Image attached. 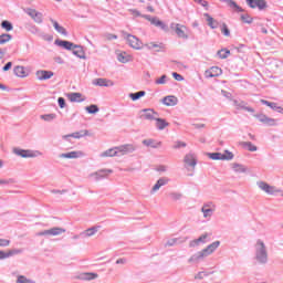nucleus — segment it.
<instances>
[{
    "label": "nucleus",
    "mask_w": 283,
    "mask_h": 283,
    "mask_svg": "<svg viewBox=\"0 0 283 283\" xmlns=\"http://www.w3.org/2000/svg\"><path fill=\"white\" fill-rule=\"evenodd\" d=\"M136 146L132 144L122 145L115 148L107 149L101 154V158H114V156H127V154H134Z\"/></svg>",
    "instance_id": "obj_1"
},
{
    "label": "nucleus",
    "mask_w": 283,
    "mask_h": 283,
    "mask_svg": "<svg viewBox=\"0 0 283 283\" xmlns=\"http://www.w3.org/2000/svg\"><path fill=\"white\" fill-rule=\"evenodd\" d=\"M254 249L256 262H259V264H268L269 251L266 250V244H264V241L258 240Z\"/></svg>",
    "instance_id": "obj_2"
},
{
    "label": "nucleus",
    "mask_w": 283,
    "mask_h": 283,
    "mask_svg": "<svg viewBox=\"0 0 283 283\" xmlns=\"http://www.w3.org/2000/svg\"><path fill=\"white\" fill-rule=\"evenodd\" d=\"M122 36L134 50H143V42L136 35H132L127 31H122Z\"/></svg>",
    "instance_id": "obj_3"
},
{
    "label": "nucleus",
    "mask_w": 283,
    "mask_h": 283,
    "mask_svg": "<svg viewBox=\"0 0 283 283\" xmlns=\"http://www.w3.org/2000/svg\"><path fill=\"white\" fill-rule=\"evenodd\" d=\"M13 154H15V156H19L20 158H36L39 156H43V153L39 150L21 148H13Z\"/></svg>",
    "instance_id": "obj_4"
},
{
    "label": "nucleus",
    "mask_w": 283,
    "mask_h": 283,
    "mask_svg": "<svg viewBox=\"0 0 283 283\" xmlns=\"http://www.w3.org/2000/svg\"><path fill=\"white\" fill-rule=\"evenodd\" d=\"M65 228L53 227L48 230H43L36 233L38 237L55 238L56 235H63Z\"/></svg>",
    "instance_id": "obj_5"
},
{
    "label": "nucleus",
    "mask_w": 283,
    "mask_h": 283,
    "mask_svg": "<svg viewBox=\"0 0 283 283\" xmlns=\"http://www.w3.org/2000/svg\"><path fill=\"white\" fill-rule=\"evenodd\" d=\"M256 186L261 191H264L269 196H275L276 193H282L283 197V191L281 189H277L275 186H271L266 184V181H258Z\"/></svg>",
    "instance_id": "obj_6"
},
{
    "label": "nucleus",
    "mask_w": 283,
    "mask_h": 283,
    "mask_svg": "<svg viewBox=\"0 0 283 283\" xmlns=\"http://www.w3.org/2000/svg\"><path fill=\"white\" fill-rule=\"evenodd\" d=\"M146 21H149L151 25H155V28H159V30H163L164 32H169V27L159 20L157 17L151 18V15H143Z\"/></svg>",
    "instance_id": "obj_7"
},
{
    "label": "nucleus",
    "mask_w": 283,
    "mask_h": 283,
    "mask_svg": "<svg viewBox=\"0 0 283 283\" xmlns=\"http://www.w3.org/2000/svg\"><path fill=\"white\" fill-rule=\"evenodd\" d=\"M254 118H258V120H260V123H263V125H265L266 127H275V125H277V119L271 118L264 114H256L254 115Z\"/></svg>",
    "instance_id": "obj_8"
},
{
    "label": "nucleus",
    "mask_w": 283,
    "mask_h": 283,
    "mask_svg": "<svg viewBox=\"0 0 283 283\" xmlns=\"http://www.w3.org/2000/svg\"><path fill=\"white\" fill-rule=\"evenodd\" d=\"M171 30H175L177 36H179V39H189V35H187V33H185V30H187V27L178 24V23H171L170 24Z\"/></svg>",
    "instance_id": "obj_9"
},
{
    "label": "nucleus",
    "mask_w": 283,
    "mask_h": 283,
    "mask_svg": "<svg viewBox=\"0 0 283 283\" xmlns=\"http://www.w3.org/2000/svg\"><path fill=\"white\" fill-rule=\"evenodd\" d=\"M140 112H142L140 118H144V120H156L158 116V113L153 108H144Z\"/></svg>",
    "instance_id": "obj_10"
},
{
    "label": "nucleus",
    "mask_w": 283,
    "mask_h": 283,
    "mask_svg": "<svg viewBox=\"0 0 283 283\" xmlns=\"http://www.w3.org/2000/svg\"><path fill=\"white\" fill-rule=\"evenodd\" d=\"M109 174H114V170L112 169H101L96 172L91 174L92 178H94L96 181L103 180V178H107Z\"/></svg>",
    "instance_id": "obj_11"
},
{
    "label": "nucleus",
    "mask_w": 283,
    "mask_h": 283,
    "mask_svg": "<svg viewBox=\"0 0 283 283\" xmlns=\"http://www.w3.org/2000/svg\"><path fill=\"white\" fill-rule=\"evenodd\" d=\"M84 154L81 150H73L70 153H62L59 155V158L76 159L83 158Z\"/></svg>",
    "instance_id": "obj_12"
},
{
    "label": "nucleus",
    "mask_w": 283,
    "mask_h": 283,
    "mask_svg": "<svg viewBox=\"0 0 283 283\" xmlns=\"http://www.w3.org/2000/svg\"><path fill=\"white\" fill-rule=\"evenodd\" d=\"M205 258H207V254L205 253L203 250H201V251H199V252L192 254V255L189 258L188 262H189L190 264H198V262H202V260H205Z\"/></svg>",
    "instance_id": "obj_13"
},
{
    "label": "nucleus",
    "mask_w": 283,
    "mask_h": 283,
    "mask_svg": "<svg viewBox=\"0 0 283 283\" xmlns=\"http://www.w3.org/2000/svg\"><path fill=\"white\" fill-rule=\"evenodd\" d=\"M93 85L97 87H114V83L111 80L103 77L93 80Z\"/></svg>",
    "instance_id": "obj_14"
},
{
    "label": "nucleus",
    "mask_w": 283,
    "mask_h": 283,
    "mask_svg": "<svg viewBox=\"0 0 283 283\" xmlns=\"http://www.w3.org/2000/svg\"><path fill=\"white\" fill-rule=\"evenodd\" d=\"M35 76L39 81H48L52 78V76H54V72L40 70V71H36Z\"/></svg>",
    "instance_id": "obj_15"
},
{
    "label": "nucleus",
    "mask_w": 283,
    "mask_h": 283,
    "mask_svg": "<svg viewBox=\"0 0 283 283\" xmlns=\"http://www.w3.org/2000/svg\"><path fill=\"white\" fill-rule=\"evenodd\" d=\"M247 4L252 8H259V10H264L266 8V1L264 0H247Z\"/></svg>",
    "instance_id": "obj_16"
},
{
    "label": "nucleus",
    "mask_w": 283,
    "mask_h": 283,
    "mask_svg": "<svg viewBox=\"0 0 283 283\" xmlns=\"http://www.w3.org/2000/svg\"><path fill=\"white\" fill-rule=\"evenodd\" d=\"M161 103L166 105V107H175V105H178V97L168 95L161 99Z\"/></svg>",
    "instance_id": "obj_17"
},
{
    "label": "nucleus",
    "mask_w": 283,
    "mask_h": 283,
    "mask_svg": "<svg viewBox=\"0 0 283 283\" xmlns=\"http://www.w3.org/2000/svg\"><path fill=\"white\" fill-rule=\"evenodd\" d=\"M207 238H209V234L205 233V234L200 235L198 239L190 241L189 247L196 248V247H200V244H206Z\"/></svg>",
    "instance_id": "obj_18"
},
{
    "label": "nucleus",
    "mask_w": 283,
    "mask_h": 283,
    "mask_svg": "<svg viewBox=\"0 0 283 283\" xmlns=\"http://www.w3.org/2000/svg\"><path fill=\"white\" fill-rule=\"evenodd\" d=\"M233 105L237 109H244L245 112H250L251 114L255 112V109L247 106V103L244 101L233 99Z\"/></svg>",
    "instance_id": "obj_19"
},
{
    "label": "nucleus",
    "mask_w": 283,
    "mask_h": 283,
    "mask_svg": "<svg viewBox=\"0 0 283 283\" xmlns=\"http://www.w3.org/2000/svg\"><path fill=\"white\" fill-rule=\"evenodd\" d=\"M72 54H74V56H77V59H87V56H85V50H83V46L78 44H75V46H73Z\"/></svg>",
    "instance_id": "obj_20"
},
{
    "label": "nucleus",
    "mask_w": 283,
    "mask_h": 283,
    "mask_svg": "<svg viewBox=\"0 0 283 283\" xmlns=\"http://www.w3.org/2000/svg\"><path fill=\"white\" fill-rule=\"evenodd\" d=\"M221 3H226L228 8H231V10H235V12H244V9L242 7L238 6V3L233 0H219Z\"/></svg>",
    "instance_id": "obj_21"
},
{
    "label": "nucleus",
    "mask_w": 283,
    "mask_h": 283,
    "mask_svg": "<svg viewBox=\"0 0 283 283\" xmlns=\"http://www.w3.org/2000/svg\"><path fill=\"white\" fill-rule=\"evenodd\" d=\"M169 182V179L167 177L159 178L157 182L154 185L150 193H156L160 189V187H165Z\"/></svg>",
    "instance_id": "obj_22"
},
{
    "label": "nucleus",
    "mask_w": 283,
    "mask_h": 283,
    "mask_svg": "<svg viewBox=\"0 0 283 283\" xmlns=\"http://www.w3.org/2000/svg\"><path fill=\"white\" fill-rule=\"evenodd\" d=\"M67 98L71 103H83L85 101V97L81 93H69Z\"/></svg>",
    "instance_id": "obj_23"
},
{
    "label": "nucleus",
    "mask_w": 283,
    "mask_h": 283,
    "mask_svg": "<svg viewBox=\"0 0 283 283\" xmlns=\"http://www.w3.org/2000/svg\"><path fill=\"white\" fill-rule=\"evenodd\" d=\"M55 45H59L64 50H73V48H76V44L65 40H55Z\"/></svg>",
    "instance_id": "obj_24"
},
{
    "label": "nucleus",
    "mask_w": 283,
    "mask_h": 283,
    "mask_svg": "<svg viewBox=\"0 0 283 283\" xmlns=\"http://www.w3.org/2000/svg\"><path fill=\"white\" fill-rule=\"evenodd\" d=\"M142 143L145 147H151L153 149H158V147L163 146V142H157L155 139H144Z\"/></svg>",
    "instance_id": "obj_25"
},
{
    "label": "nucleus",
    "mask_w": 283,
    "mask_h": 283,
    "mask_svg": "<svg viewBox=\"0 0 283 283\" xmlns=\"http://www.w3.org/2000/svg\"><path fill=\"white\" fill-rule=\"evenodd\" d=\"M203 17H206L208 25L211 28V30L218 29V25H220L218 20L213 19V17H211L209 13H205Z\"/></svg>",
    "instance_id": "obj_26"
},
{
    "label": "nucleus",
    "mask_w": 283,
    "mask_h": 283,
    "mask_svg": "<svg viewBox=\"0 0 283 283\" xmlns=\"http://www.w3.org/2000/svg\"><path fill=\"white\" fill-rule=\"evenodd\" d=\"M184 163H186V165H188V167H196V165H198V161L196 160V155H193V154L186 155Z\"/></svg>",
    "instance_id": "obj_27"
},
{
    "label": "nucleus",
    "mask_w": 283,
    "mask_h": 283,
    "mask_svg": "<svg viewBox=\"0 0 283 283\" xmlns=\"http://www.w3.org/2000/svg\"><path fill=\"white\" fill-rule=\"evenodd\" d=\"M220 247V241H214L211 244H209L206 249H203V253H206V256L211 255Z\"/></svg>",
    "instance_id": "obj_28"
},
{
    "label": "nucleus",
    "mask_w": 283,
    "mask_h": 283,
    "mask_svg": "<svg viewBox=\"0 0 283 283\" xmlns=\"http://www.w3.org/2000/svg\"><path fill=\"white\" fill-rule=\"evenodd\" d=\"M96 233H98V228L92 227L83 231L80 235H82V238H92V235H96Z\"/></svg>",
    "instance_id": "obj_29"
},
{
    "label": "nucleus",
    "mask_w": 283,
    "mask_h": 283,
    "mask_svg": "<svg viewBox=\"0 0 283 283\" xmlns=\"http://www.w3.org/2000/svg\"><path fill=\"white\" fill-rule=\"evenodd\" d=\"M13 74L20 78H25V76H28V74H25V67L21 65H18L13 69Z\"/></svg>",
    "instance_id": "obj_30"
},
{
    "label": "nucleus",
    "mask_w": 283,
    "mask_h": 283,
    "mask_svg": "<svg viewBox=\"0 0 283 283\" xmlns=\"http://www.w3.org/2000/svg\"><path fill=\"white\" fill-rule=\"evenodd\" d=\"M207 74L208 78H214V76H220V74H222V69L218 66H212L210 69V72H207Z\"/></svg>",
    "instance_id": "obj_31"
},
{
    "label": "nucleus",
    "mask_w": 283,
    "mask_h": 283,
    "mask_svg": "<svg viewBox=\"0 0 283 283\" xmlns=\"http://www.w3.org/2000/svg\"><path fill=\"white\" fill-rule=\"evenodd\" d=\"M83 132H84V134L76 132L73 134L64 135L62 138H63V140H70V138H83V136H87V134H88L87 130H83Z\"/></svg>",
    "instance_id": "obj_32"
},
{
    "label": "nucleus",
    "mask_w": 283,
    "mask_h": 283,
    "mask_svg": "<svg viewBox=\"0 0 283 283\" xmlns=\"http://www.w3.org/2000/svg\"><path fill=\"white\" fill-rule=\"evenodd\" d=\"M155 120H156V127L160 132H163V129H165L166 127H169V123H167V120H165L164 118L157 117Z\"/></svg>",
    "instance_id": "obj_33"
},
{
    "label": "nucleus",
    "mask_w": 283,
    "mask_h": 283,
    "mask_svg": "<svg viewBox=\"0 0 283 283\" xmlns=\"http://www.w3.org/2000/svg\"><path fill=\"white\" fill-rule=\"evenodd\" d=\"M240 145L243 149H248V151H258V146L253 145L251 142H241Z\"/></svg>",
    "instance_id": "obj_34"
},
{
    "label": "nucleus",
    "mask_w": 283,
    "mask_h": 283,
    "mask_svg": "<svg viewBox=\"0 0 283 283\" xmlns=\"http://www.w3.org/2000/svg\"><path fill=\"white\" fill-rule=\"evenodd\" d=\"M232 169L235 171V174H247V168L242 164H232Z\"/></svg>",
    "instance_id": "obj_35"
},
{
    "label": "nucleus",
    "mask_w": 283,
    "mask_h": 283,
    "mask_svg": "<svg viewBox=\"0 0 283 283\" xmlns=\"http://www.w3.org/2000/svg\"><path fill=\"white\" fill-rule=\"evenodd\" d=\"M117 61H119V63H129V61H132V55L124 53H118L117 54Z\"/></svg>",
    "instance_id": "obj_36"
},
{
    "label": "nucleus",
    "mask_w": 283,
    "mask_h": 283,
    "mask_svg": "<svg viewBox=\"0 0 283 283\" xmlns=\"http://www.w3.org/2000/svg\"><path fill=\"white\" fill-rule=\"evenodd\" d=\"M182 242H187V238L186 239H170L166 242L165 247H175V244H182Z\"/></svg>",
    "instance_id": "obj_37"
},
{
    "label": "nucleus",
    "mask_w": 283,
    "mask_h": 283,
    "mask_svg": "<svg viewBox=\"0 0 283 283\" xmlns=\"http://www.w3.org/2000/svg\"><path fill=\"white\" fill-rule=\"evenodd\" d=\"M98 275L96 273H83L80 275V280H85V281H91V280H96Z\"/></svg>",
    "instance_id": "obj_38"
},
{
    "label": "nucleus",
    "mask_w": 283,
    "mask_h": 283,
    "mask_svg": "<svg viewBox=\"0 0 283 283\" xmlns=\"http://www.w3.org/2000/svg\"><path fill=\"white\" fill-rule=\"evenodd\" d=\"M261 103H262V105H266L268 107H270L274 112H277V109H280V106H277V103L269 102L266 99H261Z\"/></svg>",
    "instance_id": "obj_39"
},
{
    "label": "nucleus",
    "mask_w": 283,
    "mask_h": 283,
    "mask_svg": "<svg viewBox=\"0 0 283 283\" xmlns=\"http://www.w3.org/2000/svg\"><path fill=\"white\" fill-rule=\"evenodd\" d=\"M145 94H147V92L145 91H139L136 93H130L129 94V98H132V101H139V98H143V96H145Z\"/></svg>",
    "instance_id": "obj_40"
},
{
    "label": "nucleus",
    "mask_w": 283,
    "mask_h": 283,
    "mask_svg": "<svg viewBox=\"0 0 283 283\" xmlns=\"http://www.w3.org/2000/svg\"><path fill=\"white\" fill-rule=\"evenodd\" d=\"M10 41H12L10 33H3L0 35V45H6V43H10Z\"/></svg>",
    "instance_id": "obj_41"
},
{
    "label": "nucleus",
    "mask_w": 283,
    "mask_h": 283,
    "mask_svg": "<svg viewBox=\"0 0 283 283\" xmlns=\"http://www.w3.org/2000/svg\"><path fill=\"white\" fill-rule=\"evenodd\" d=\"M1 28L6 30L7 32H12L14 30V27L12 25V22L4 20L1 22Z\"/></svg>",
    "instance_id": "obj_42"
},
{
    "label": "nucleus",
    "mask_w": 283,
    "mask_h": 283,
    "mask_svg": "<svg viewBox=\"0 0 283 283\" xmlns=\"http://www.w3.org/2000/svg\"><path fill=\"white\" fill-rule=\"evenodd\" d=\"M85 111L87 112V114H98L99 108H98V105L92 104L90 106H86Z\"/></svg>",
    "instance_id": "obj_43"
},
{
    "label": "nucleus",
    "mask_w": 283,
    "mask_h": 283,
    "mask_svg": "<svg viewBox=\"0 0 283 283\" xmlns=\"http://www.w3.org/2000/svg\"><path fill=\"white\" fill-rule=\"evenodd\" d=\"M40 118L42 120H45L46 123H52V120L56 118V114L51 113V114L41 115Z\"/></svg>",
    "instance_id": "obj_44"
},
{
    "label": "nucleus",
    "mask_w": 283,
    "mask_h": 283,
    "mask_svg": "<svg viewBox=\"0 0 283 283\" xmlns=\"http://www.w3.org/2000/svg\"><path fill=\"white\" fill-rule=\"evenodd\" d=\"M201 211L203 212V218H211L213 216V209L202 206Z\"/></svg>",
    "instance_id": "obj_45"
},
{
    "label": "nucleus",
    "mask_w": 283,
    "mask_h": 283,
    "mask_svg": "<svg viewBox=\"0 0 283 283\" xmlns=\"http://www.w3.org/2000/svg\"><path fill=\"white\" fill-rule=\"evenodd\" d=\"M218 56L219 59H228L229 54H231V51H229L228 49H222L220 51H218Z\"/></svg>",
    "instance_id": "obj_46"
},
{
    "label": "nucleus",
    "mask_w": 283,
    "mask_h": 283,
    "mask_svg": "<svg viewBox=\"0 0 283 283\" xmlns=\"http://www.w3.org/2000/svg\"><path fill=\"white\" fill-rule=\"evenodd\" d=\"M23 253V249H11L7 252L8 258H12L13 255H20Z\"/></svg>",
    "instance_id": "obj_47"
},
{
    "label": "nucleus",
    "mask_w": 283,
    "mask_h": 283,
    "mask_svg": "<svg viewBox=\"0 0 283 283\" xmlns=\"http://www.w3.org/2000/svg\"><path fill=\"white\" fill-rule=\"evenodd\" d=\"M17 283H36V281L25 277L24 275L18 276Z\"/></svg>",
    "instance_id": "obj_48"
},
{
    "label": "nucleus",
    "mask_w": 283,
    "mask_h": 283,
    "mask_svg": "<svg viewBox=\"0 0 283 283\" xmlns=\"http://www.w3.org/2000/svg\"><path fill=\"white\" fill-rule=\"evenodd\" d=\"M208 158L211 160H222V154L221 153H209Z\"/></svg>",
    "instance_id": "obj_49"
},
{
    "label": "nucleus",
    "mask_w": 283,
    "mask_h": 283,
    "mask_svg": "<svg viewBox=\"0 0 283 283\" xmlns=\"http://www.w3.org/2000/svg\"><path fill=\"white\" fill-rule=\"evenodd\" d=\"M234 155L233 153L229 150H224V154H222V160H233Z\"/></svg>",
    "instance_id": "obj_50"
},
{
    "label": "nucleus",
    "mask_w": 283,
    "mask_h": 283,
    "mask_svg": "<svg viewBox=\"0 0 283 283\" xmlns=\"http://www.w3.org/2000/svg\"><path fill=\"white\" fill-rule=\"evenodd\" d=\"M33 21L34 23H38V24L43 23V13L38 11L33 18Z\"/></svg>",
    "instance_id": "obj_51"
},
{
    "label": "nucleus",
    "mask_w": 283,
    "mask_h": 283,
    "mask_svg": "<svg viewBox=\"0 0 283 283\" xmlns=\"http://www.w3.org/2000/svg\"><path fill=\"white\" fill-rule=\"evenodd\" d=\"M221 32L224 36H231V31L229 30V27H227V23L221 25Z\"/></svg>",
    "instance_id": "obj_52"
},
{
    "label": "nucleus",
    "mask_w": 283,
    "mask_h": 283,
    "mask_svg": "<svg viewBox=\"0 0 283 283\" xmlns=\"http://www.w3.org/2000/svg\"><path fill=\"white\" fill-rule=\"evenodd\" d=\"M209 275H211V273H207V272L202 271L195 275V280H205V277H207Z\"/></svg>",
    "instance_id": "obj_53"
},
{
    "label": "nucleus",
    "mask_w": 283,
    "mask_h": 283,
    "mask_svg": "<svg viewBox=\"0 0 283 283\" xmlns=\"http://www.w3.org/2000/svg\"><path fill=\"white\" fill-rule=\"evenodd\" d=\"M169 198H171V200L177 201V200H180L182 198V193H180V192H170Z\"/></svg>",
    "instance_id": "obj_54"
},
{
    "label": "nucleus",
    "mask_w": 283,
    "mask_h": 283,
    "mask_svg": "<svg viewBox=\"0 0 283 283\" xmlns=\"http://www.w3.org/2000/svg\"><path fill=\"white\" fill-rule=\"evenodd\" d=\"M24 12H25L29 17H31V19H34L35 14H36L39 11H36V9H30V8H28V9L24 10Z\"/></svg>",
    "instance_id": "obj_55"
},
{
    "label": "nucleus",
    "mask_w": 283,
    "mask_h": 283,
    "mask_svg": "<svg viewBox=\"0 0 283 283\" xmlns=\"http://www.w3.org/2000/svg\"><path fill=\"white\" fill-rule=\"evenodd\" d=\"M241 20L243 21V23H253V18H251V15L249 14H242Z\"/></svg>",
    "instance_id": "obj_56"
},
{
    "label": "nucleus",
    "mask_w": 283,
    "mask_h": 283,
    "mask_svg": "<svg viewBox=\"0 0 283 283\" xmlns=\"http://www.w3.org/2000/svg\"><path fill=\"white\" fill-rule=\"evenodd\" d=\"M156 85H165L167 83V75H163L160 78L155 81Z\"/></svg>",
    "instance_id": "obj_57"
},
{
    "label": "nucleus",
    "mask_w": 283,
    "mask_h": 283,
    "mask_svg": "<svg viewBox=\"0 0 283 283\" xmlns=\"http://www.w3.org/2000/svg\"><path fill=\"white\" fill-rule=\"evenodd\" d=\"M199 6H202V8H206V10L209 8V2L207 0H195Z\"/></svg>",
    "instance_id": "obj_58"
},
{
    "label": "nucleus",
    "mask_w": 283,
    "mask_h": 283,
    "mask_svg": "<svg viewBox=\"0 0 283 283\" xmlns=\"http://www.w3.org/2000/svg\"><path fill=\"white\" fill-rule=\"evenodd\" d=\"M55 31H57L59 34H62L63 36H67V30H65V28H63L62 25H60V28Z\"/></svg>",
    "instance_id": "obj_59"
},
{
    "label": "nucleus",
    "mask_w": 283,
    "mask_h": 283,
    "mask_svg": "<svg viewBox=\"0 0 283 283\" xmlns=\"http://www.w3.org/2000/svg\"><path fill=\"white\" fill-rule=\"evenodd\" d=\"M180 147H187V143L185 142H176L174 149H180Z\"/></svg>",
    "instance_id": "obj_60"
},
{
    "label": "nucleus",
    "mask_w": 283,
    "mask_h": 283,
    "mask_svg": "<svg viewBox=\"0 0 283 283\" xmlns=\"http://www.w3.org/2000/svg\"><path fill=\"white\" fill-rule=\"evenodd\" d=\"M145 48H147L148 50H154V48H160V44L150 42L149 44H145Z\"/></svg>",
    "instance_id": "obj_61"
},
{
    "label": "nucleus",
    "mask_w": 283,
    "mask_h": 283,
    "mask_svg": "<svg viewBox=\"0 0 283 283\" xmlns=\"http://www.w3.org/2000/svg\"><path fill=\"white\" fill-rule=\"evenodd\" d=\"M57 103H59V107H61V109L65 108V98L59 97Z\"/></svg>",
    "instance_id": "obj_62"
},
{
    "label": "nucleus",
    "mask_w": 283,
    "mask_h": 283,
    "mask_svg": "<svg viewBox=\"0 0 283 283\" xmlns=\"http://www.w3.org/2000/svg\"><path fill=\"white\" fill-rule=\"evenodd\" d=\"M172 77L175 81H185V77H182V75L178 74L177 72L172 73Z\"/></svg>",
    "instance_id": "obj_63"
},
{
    "label": "nucleus",
    "mask_w": 283,
    "mask_h": 283,
    "mask_svg": "<svg viewBox=\"0 0 283 283\" xmlns=\"http://www.w3.org/2000/svg\"><path fill=\"white\" fill-rule=\"evenodd\" d=\"M0 247H10V240L0 239Z\"/></svg>",
    "instance_id": "obj_64"
}]
</instances>
